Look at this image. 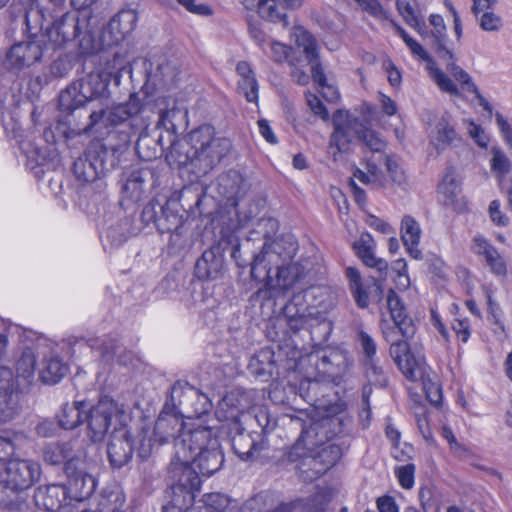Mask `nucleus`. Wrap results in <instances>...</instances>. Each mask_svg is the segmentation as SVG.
Masks as SVG:
<instances>
[{"label":"nucleus","instance_id":"1","mask_svg":"<svg viewBox=\"0 0 512 512\" xmlns=\"http://www.w3.org/2000/svg\"><path fill=\"white\" fill-rule=\"evenodd\" d=\"M154 433L162 434L161 442L174 440L175 455L170 467L173 478L178 481L166 490L169 499L161 512L189 511L201 488L203 476H211L224 464V453L214 430L208 426H192L176 415L167 417L164 411L159 415Z\"/></svg>","mask_w":512,"mask_h":512},{"label":"nucleus","instance_id":"2","mask_svg":"<svg viewBox=\"0 0 512 512\" xmlns=\"http://www.w3.org/2000/svg\"><path fill=\"white\" fill-rule=\"evenodd\" d=\"M263 226L269 227L271 233L266 231L263 234L262 249L253 256L250 264L251 281L261 286L250 296L249 302L253 306L273 309L278 297L286 296L302 284L306 270L300 262L293 261L297 250L294 242L283 237L273 238L279 229L278 221L273 218L261 219L258 227Z\"/></svg>","mask_w":512,"mask_h":512},{"label":"nucleus","instance_id":"3","mask_svg":"<svg viewBox=\"0 0 512 512\" xmlns=\"http://www.w3.org/2000/svg\"><path fill=\"white\" fill-rule=\"evenodd\" d=\"M325 296V289L319 286L294 293L280 313L267 324L266 336L276 345L278 357L285 362L287 370L300 369L306 360L312 362L314 356L309 353L301 331L326 313L328 304Z\"/></svg>","mask_w":512,"mask_h":512},{"label":"nucleus","instance_id":"4","mask_svg":"<svg viewBox=\"0 0 512 512\" xmlns=\"http://www.w3.org/2000/svg\"><path fill=\"white\" fill-rule=\"evenodd\" d=\"M428 21L432 28H427V33L420 36L423 39H431V46L442 60L447 61L446 70L451 74L458 85L436 65L432 56L418 41L412 38L402 26L393 20L392 25L397 35L408 47L411 55L417 60L426 63V70L429 77L441 92L447 93L451 97H461L463 99L466 98L465 94H473L478 101V105L481 106L483 110L487 112L488 117L491 118L493 115V106L480 93L471 75L457 64V58L453 50L448 47L447 28L443 16L440 14H431Z\"/></svg>","mask_w":512,"mask_h":512},{"label":"nucleus","instance_id":"5","mask_svg":"<svg viewBox=\"0 0 512 512\" xmlns=\"http://www.w3.org/2000/svg\"><path fill=\"white\" fill-rule=\"evenodd\" d=\"M176 109H163L159 113L157 127L163 128L173 138L170 140V149L167 153V161L170 165L184 168L197 178L205 176L213 171L232 150L230 139L218 136L216 128L209 123H204L192 129L186 136L189 149L181 152L175 143L177 128L172 118Z\"/></svg>","mask_w":512,"mask_h":512},{"label":"nucleus","instance_id":"6","mask_svg":"<svg viewBox=\"0 0 512 512\" xmlns=\"http://www.w3.org/2000/svg\"><path fill=\"white\" fill-rule=\"evenodd\" d=\"M215 242L205 250L195 264V276L200 280L217 279L224 269V255L230 253L238 267L246 263L240 255L239 225L227 215L215 216L210 221Z\"/></svg>","mask_w":512,"mask_h":512},{"label":"nucleus","instance_id":"7","mask_svg":"<svg viewBox=\"0 0 512 512\" xmlns=\"http://www.w3.org/2000/svg\"><path fill=\"white\" fill-rule=\"evenodd\" d=\"M64 15L55 19L45 29L43 37L44 46L41 47L34 41H26L14 44L6 54L5 65L10 70H20L36 63L42 55L54 58L51 64V73L62 77L64 68L62 57L64 56Z\"/></svg>","mask_w":512,"mask_h":512},{"label":"nucleus","instance_id":"8","mask_svg":"<svg viewBox=\"0 0 512 512\" xmlns=\"http://www.w3.org/2000/svg\"><path fill=\"white\" fill-rule=\"evenodd\" d=\"M386 307L392 321L399 326L400 334L404 338L396 340L390 345V355L404 377L415 382L418 380L421 360L411 351L408 340L414 337L417 330L416 325L409 316L402 298L392 288L386 294Z\"/></svg>","mask_w":512,"mask_h":512},{"label":"nucleus","instance_id":"9","mask_svg":"<svg viewBox=\"0 0 512 512\" xmlns=\"http://www.w3.org/2000/svg\"><path fill=\"white\" fill-rule=\"evenodd\" d=\"M316 374L314 378H306L300 383V391L307 388L301 397L312 405L318 401V390L321 383L342 384L349 375L354 361L349 351L341 348H330L314 362Z\"/></svg>","mask_w":512,"mask_h":512},{"label":"nucleus","instance_id":"10","mask_svg":"<svg viewBox=\"0 0 512 512\" xmlns=\"http://www.w3.org/2000/svg\"><path fill=\"white\" fill-rule=\"evenodd\" d=\"M98 0H70L73 11L66 12V24L73 22L71 39L66 37V44L75 46L77 54L82 57L96 54L103 47L99 38V19L93 14L92 5Z\"/></svg>","mask_w":512,"mask_h":512},{"label":"nucleus","instance_id":"11","mask_svg":"<svg viewBox=\"0 0 512 512\" xmlns=\"http://www.w3.org/2000/svg\"><path fill=\"white\" fill-rule=\"evenodd\" d=\"M349 127L368 150L364 155V165L367 172L356 167L353 171L354 177L364 185L371 184L375 187L385 188L387 182L386 175L381 171L380 167L385 158L386 141L371 126L362 123L359 118L350 119Z\"/></svg>","mask_w":512,"mask_h":512},{"label":"nucleus","instance_id":"12","mask_svg":"<svg viewBox=\"0 0 512 512\" xmlns=\"http://www.w3.org/2000/svg\"><path fill=\"white\" fill-rule=\"evenodd\" d=\"M117 413L116 401L108 397L101 398L96 405L91 407L85 401H78L69 412H66V430L87 423L91 440L93 442L101 441Z\"/></svg>","mask_w":512,"mask_h":512},{"label":"nucleus","instance_id":"13","mask_svg":"<svg viewBox=\"0 0 512 512\" xmlns=\"http://www.w3.org/2000/svg\"><path fill=\"white\" fill-rule=\"evenodd\" d=\"M143 107L144 104L138 94L131 93L129 99L124 103L113 105L111 108L91 112L89 115L90 122L86 126L85 130H92L101 123L106 128H109V126L114 128L126 121H130V132L128 133L116 131L114 129L108 131L109 136L114 133H121L123 135L122 141L124 143H130L133 136L142 134V132L136 128L134 121L136 120V116L142 111Z\"/></svg>","mask_w":512,"mask_h":512},{"label":"nucleus","instance_id":"14","mask_svg":"<svg viewBox=\"0 0 512 512\" xmlns=\"http://www.w3.org/2000/svg\"><path fill=\"white\" fill-rule=\"evenodd\" d=\"M158 203L151 200L142 211V218L146 222H153L160 234H176L181 235V229L186 221L183 214L177 209L178 203L172 199H167L160 206V214L158 215L156 207Z\"/></svg>","mask_w":512,"mask_h":512},{"label":"nucleus","instance_id":"15","mask_svg":"<svg viewBox=\"0 0 512 512\" xmlns=\"http://www.w3.org/2000/svg\"><path fill=\"white\" fill-rule=\"evenodd\" d=\"M345 276L348 280L349 290L358 308L366 309L370 305V295H375L378 300L383 295V287L376 278L363 280L360 271L353 266L345 270Z\"/></svg>","mask_w":512,"mask_h":512},{"label":"nucleus","instance_id":"16","mask_svg":"<svg viewBox=\"0 0 512 512\" xmlns=\"http://www.w3.org/2000/svg\"><path fill=\"white\" fill-rule=\"evenodd\" d=\"M96 486L91 474L78 469L74 459H66V499L82 502L94 493Z\"/></svg>","mask_w":512,"mask_h":512},{"label":"nucleus","instance_id":"17","mask_svg":"<svg viewBox=\"0 0 512 512\" xmlns=\"http://www.w3.org/2000/svg\"><path fill=\"white\" fill-rule=\"evenodd\" d=\"M292 35L296 45L303 48L306 58L311 64V75L316 88L325 86L328 81L319 61V47L315 37L302 26H295Z\"/></svg>","mask_w":512,"mask_h":512},{"label":"nucleus","instance_id":"18","mask_svg":"<svg viewBox=\"0 0 512 512\" xmlns=\"http://www.w3.org/2000/svg\"><path fill=\"white\" fill-rule=\"evenodd\" d=\"M107 149L104 145L96 148H88L84 152V156L78 157L73 163V173L76 178L83 182H93L100 178L104 172L105 156Z\"/></svg>","mask_w":512,"mask_h":512},{"label":"nucleus","instance_id":"19","mask_svg":"<svg viewBox=\"0 0 512 512\" xmlns=\"http://www.w3.org/2000/svg\"><path fill=\"white\" fill-rule=\"evenodd\" d=\"M138 13L134 9H122L114 15L102 32V41L117 46L136 28Z\"/></svg>","mask_w":512,"mask_h":512},{"label":"nucleus","instance_id":"20","mask_svg":"<svg viewBox=\"0 0 512 512\" xmlns=\"http://www.w3.org/2000/svg\"><path fill=\"white\" fill-rule=\"evenodd\" d=\"M41 470L37 462L31 460H9L4 480L18 491L30 488L40 478Z\"/></svg>","mask_w":512,"mask_h":512},{"label":"nucleus","instance_id":"21","mask_svg":"<svg viewBox=\"0 0 512 512\" xmlns=\"http://www.w3.org/2000/svg\"><path fill=\"white\" fill-rule=\"evenodd\" d=\"M438 193L442 196V202L457 214H465L469 211L468 200L461 196V183L455 175V168L449 166L438 185Z\"/></svg>","mask_w":512,"mask_h":512},{"label":"nucleus","instance_id":"22","mask_svg":"<svg viewBox=\"0 0 512 512\" xmlns=\"http://www.w3.org/2000/svg\"><path fill=\"white\" fill-rule=\"evenodd\" d=\"M471 251L485 261L490 272L498 278H505L508 274V264L505 257L483 236L473 238Z\"/></svg>","mask_w":512,"mask_h":512},{"label":"nucleus","instance_id":"23","mask_svg":"<svg viewBox=\"0 0 512 512\" xmlns=\"http://www.w3.org/2000/svg\"><path fill=\"white\" fill-rule=\"evenodd\" d=\"M342 458V449L338 444L325 443L315 454L311 455L310 473L305 475L304 481H313L323 476L333 468Z\"/></svg>","mask_w":512,"mask_h":512},{"label":"nucleus","instance_id":"24","mask_svg":"<svg viewBox=\"0 0 512 512\" xmlns=\"http://www.w3.org/2000/svg\"><path fill=\"white\" fill-rule=\"evenodd\" d=\"M308 433L305 423L301 424V433L297 440L288 447L280 458L284 464H296V473L304 480L305 475L310 473V459L312 450L305 444V437Z\"/></svg>","mask_w":512,"mask_h":512},{"label":"nucleus","instance_id":"25","mask_svg":"<svg viewBox=\"0 0 512 512\" xmlns=\"http://www.w3.org/2000/svg\"><path fill=\"white\" fill-rule=\"evenodd\" d=\"M135 450V439L130 431L121 436L113 435L107 448L108 459L113 468H121L132 459Z\"/></svg>","mask_w":512,"mask_h":512},{"label":"nucleus","instance_id":"26","mask_svg":"<svg viewBox=\"0 0 512 512\" xmlns=\"http://www.w3.org/2000/svg\"><path fill=\"white\" fill-rule=\"evenodd\" d=\"M20 410V394L14 386L12 377L7 378L0 384V424L15 419Z\"/></svg>","mask_w":512,"mask_h":512},{"label":"nucleus","instance_id":"27","mask_svg":"<svg viewBox=\"0 0 512 512\" xmlns=\"http://www.w3.org/2000/svg\"><path fill=\"white\" fill-rule=\"evenodd\" d=\"M327 499L323 492L317 491L307 498H296L288 502L279 503L268 512H295L301 508L303 512H325Z\"/></svg>","mask_w":512,"mask_h":512},{"label":"nucleus","instance_id":"28","mask_svg":"<svg viewBox=\"0 0 512 512\" xmlns=\"http://www.w3.org/2000/svg\"><path fill=\"white\" fill-rule=\"evenodd\" d=\"M243 184V177L236 170H228L217 177V192L219 196L230 205L238 204Z\"/></svg>","mask_w":512,"mask_h":512},{"label":"nucleus","instance_id":"29","mask_svg":"<svg viewBox=\"0 0 512 512\" xmlns=\"http://www.w3.org/2000/svg\"><path fill=\"white\" fill-rule=\"evenodd\" d=\"M401 239L406 248L407 253L413 259L422 258V252L418 248L421 238V228L414 217L405 215L401 221Z\"/></svg>","mask_w":512,"mask_h":512},{"label":"nucleus","instance_id":"30","mask_svg":"<svg viewBox=\"0 0 512 512\" xmlns=\"http://www.w3.org/2000/svg\"><path fill=\"white\" fill-rule=\"evenodd\" d=\"M236 72L240 79L238 89L243 93L247 102L258 103L259 85L253 68L248 61L242 60L236 64Z\"/></svg>","mask_w":512,"mask_h":512},{"label":"nucleus","instance_id":"31","mask_svg":"<svg viewBox=\"0 0 512 512\" xmlns=\"http://www.w3.org/2000/svg\"><path fill=\"white\" fill-rule=\"evenodd\" d=\"M494 4L495 0H472L471 11L484 31H498L502 26L501 17L492 11Z\"/></svg>","mask_w":512,"mask_h":512},{"label":"nucleus","instance_id":"32","mask_svg":"<svg viewBox=\"0 0 512 512\" xmlns=\"http://www.w3.org/2000/svg\"><path fill=\"white\" fill-rule=\"evenodd\" d=\"M396 7L408 26L415 29L419 35L427 33V25L416 0H396Z\"/></svg>","mask_w":512,"mask_h":512},{"label":"nucleus","instance_id":"33","mask_svg":"<svg viewBox=\"0 0 512 512\" xmlns=\"http://www.w3.org/2000/svg\"><path fill=\"white\" fill-rule=\"evenodd\" d=\"M143 170L132 171L124 181L121 192V204L126 202L139 203L143 200L146 190L144 189Z\"/></svg>","mask_w":512,"mask_h":512},{"label":"nucleus","instance_id":"34","mask_svg":"<svg viewBox=\"0 0 512 512\" xmlns=\"http://www.w3.org/2000/svg\"><path fill=\"white\" fill-rule=\"evenodd\" d=\"M37 503H41L46 511L59 512L63 507L64 486L51 484L39 487L35 495Z\"/></svg>","mask_w":512,"mask_h":512},{"label":"nucleus","instance_id":"35","mask_svg":"<svg viewBox=\"0 0 512 512\" xmlns=\"http://www.w3.org/2000/svg\"><path fill=\"white\" fill-rule=\"evenodd\" d=\"M349 114L342 109H338L333 114V132L330 137V146L342 151L349 144L348 128Z\"/></svg>","mask_w":512,"mask_h":512},{"label":"nucleus","instance_id":"36","mask_svg":"<svg viewBox=\"0 0 512 512\" xmlns=\"http://www.w3.org/2000/svg\"><path fill=\"white\" fill-rule=\"evenodd\" d=\"M234 453L243 461L252 460L262 450V445L250 433L239 432L231 440Z\"/></svg>","mask_w":512,"mask_h":512},{"label":"nucleus","instance_id":"37","mask_svg":"<svg viewBox=\"0 0 512 512\" xmlns=\"http://www.w3.org/2000/svg\"><path fill=\"white\" fill-rule=\"evenodd\" d=\"M355 254L364 265L370 268H375L381 274H386L388 271V262L385 259L377 258L374 254L372 244L367 240H358L353 243Z\"/></svg>","mask_w":512,"mask_h":512},{"label":"nucleus","instance_id":"38","mask_svg":"<svg viewBox=\"0 0 512 512\" xmlns=\"http://www.w3.org/2000/svg\"><path fill=\"white\" fill-rule=\"evenodd\" d=\"M19 492L7 482L0 481V509L10 512H26L28 505L20 497Z\"/></svg>","mask_w":512,"mask_h":512},{"label":"nucleus","instance_id":"39","mask_svg":"<svg viewBox=\"0 0 512 512\" xmlns=\"http://www.w3.org/2000/svg\"><path fill=\"white\" fill-rule=\"evenodd\" d=\"M258 15L269 22L281 23L284 27L289 25L288 16L278 0H261L256 9Z\"/></svg>","mask_w":512,"mask_h":512},{"label":"nucleus","instance_id":"40","mask_svg":"<svg viewBox=\"0 0 512 512\" xmlns=\"http://www.w3.org/2000/svg\"><path fill=\"white\" fill-rule=\"evenodd\" d=\"M490 170L498 180L502 182L512 170V163L506 153L499 147L491 148Z\"/></svg>","mask_w":512,"mask_h":512},{"label":"nucleus","instance_id":"41","mask_svg":"<svg viewBox=\"0 0 512 512\" xmlns=\"http://www.w3.org/2000/svg\"><path fill=\"white\" fill-rule=\"evenodd\" d=\"M422 389L426 400L437 410L443 408V389L439 381H434L429 375L421 373Z\"/></svg>","mask_w":512,"mask_h":512},{"label":"nucleus","instance_id":"42","mask_svg":"<svg viewBox=\"0 0 512 512\" xmlns=\"http://www.w3.org/2000/svg\"><path fill=\"white\" fill-rule=\"evenodd\" d=\"M458 139V134L455 128L449 123L448 119L442 117L436 124V137L435 147L437 150H442L451 145Z\"/></svg>","mask_w":512,"mask_h":512},{"label":"nucleus","instance_id":"43","mask_svg":"<svg viewBox=\"0 0 512 512\" xmlns=\"http://www.w3.org/2000/svg\"><path fill=\"white\" fill-rule=\"evenodd\" d=\"M203 507L199 512H228L231 500L222 493H207L202 499Z\"/></svg>","mask_w":512,"mask_h":512},{"label":"nucleus","instance_id":"44","mask_svg":"<svg viewBox=\"0 0 512 512\" xmlns=\"http://www.w3.org/2000/svg\"><path fill=\"white\" fill-rule=\"evenodd\" d=\"M278 499L276 492L264 490L251 497L245 505L251 512H263L266 508L277 503Z\"/></svg>","mask_w":512,"mask_h":512},{"label":"nucleus","instance_id":"45","mask_svg":"<svg viewBox=\"0 0 512 512\" xmlns=\"http://www.w3.org/2000/svg\"><path fill=\"white\" fill-rule=\"evenodd\" d=\"M450 328L454 333L458 346L468 343L473 333L472 324L468 317H455L450 322Z\"/></svg>","mask_w":512,"mask_h":512},{"label":"nucleus","instance_id":"46","mask_svg":"<svg viewBox=\"0 0 512 512\" xmlns=\"http://www.w3.org/2000/svg\"><path fill=\"white\" fill-rule=\"evenodd\" d=\"M481 292L486 300L488 317L492 319L495 325L500 326L503 330L504 324L501 321L502 310L499 303L494 298V290L491 286L483 284L481 285Z\"/></svg>","mask_w":512,"mask_h":512},{"label":"nucleus","instance_id":"47","mask_svg":"<svg viewBox=\"0 0 512 512\" xmlns=\"http://www.w3.org/2000/svg\"><path fill=\"white\" fill-rule=\"evenodd\" d=\"M125 494L121 491L103 493L100 497V512H124Z\"/></svg>","mask_w":512,"mask_h":512},{"label":"nucleus","instance_id":"48","mask_svg":"<svg viewBox=\"0 0 512 512\" xmlns=\"http://www.w3.org/2000/svg\"><path fill=\"white\" fill-rule=\"evenodd\" d=\"M40 377L44 383H58L63 377V364L61 359L58 357L49 359L45 367L40 371Z\"/></svg>","mask_w":512,"mask_h":512},{"label":"nucleus","instance_id":"49","mask_svg":"<svg viewBox=\"0 0 512 512\" xmlns=\"http://www.w3.org/2000/svg\"><path fill=\"white\" fill-rule=\"evenodd\" d=\"M207 187L195 183H191L188 185H184L182 189L178 192L177 201L184 200L186 198H191L194 196V204L189 206V209L195 208L196 210L201 211V203L204 197L206 196Z\"/></svg>","mask_w":512,"mask_h":512},{"label":"nucleus","instance_id":"50","mask_svg":"<svg viewBox=\"0 0 512 512\" xmlns=\"http://www.w3.org/2000/svg\"><path fill=\"white\" fill-rule=\"evenodd\" d=\"M43 137L46 143L50 146L49 153L55 154L54 157L59 156L57 144L64 141V128L60 119L57 120L54 126L46 128L43 132Z\"/></svg>","mask_w":512,"mask_h":512},{"label":"nucleus","instance_id":"51","mask_svg":"<svg viewBox=\"0 0 512 512\" xmlns=\"http://www.w3.org/2000/svg\"><path fill=\"white\" fill-rule=\"evenodd\" d=\"M362 366L367 378L381 386L387 385V378L377 356L371 359H363Z\"/></svg>","mask_w":512,"mask_h":512},{"label":"nucleus","instance_id":"52","mask_svg":"<svg viewBox=\"0 0 512 512\" xmlns=\"http://www.w3.org/2000/svg\"><path fill=\"white\" fill-rule=\"evenodd\" d=\"M270 48L274 62L279 64L287 62L290 66H295V51L291 46L273 41Z\"/></svg>","mask_w":512,"mask_h":512},{"label":"nucleus","instance_id":"53","mask_svg":"<svg viewBox=\"0 0 512 512\" xmlns=\"http://www.w3.org/2000/svg\"><path fill=\"white\" fill-rule=\"evenodd\" d=\"M392 271L394 273L392 280L395 287L400 291L408 289L411 283L406 261L403 258L395 260L392 265Z\"/></svg>","mask_w":512,"mask_h":512},{"label":"nucleus","instance_id":"54","mask_svg":"<svg viewBox=\"0 0 512 512\" xmlns=\"http://www.w3.org/2000/svg\"><path fill=\"white\" fill-rule=\"evenodd\" d=\"M416 466L413 463H408L402 466H397L394 469V475L401 488L410 490L415 484Z\"/></svg>","mask_w":512,"mask_h":512},{"label":"nucleus","instance_id":"55","mask_svg":"<svg viewBox=\"0 0 512 512\" xmlns=\"http://www.w3.org/2000/svg\"><path fill=\"white\" fill-rule=\"evenodd\" d=\"M386 167L388 178L386 177V184L390 181L392 184H402L405 181V173L399 163L396 161L394 155H388L385 153L383 163ZM387 185H385L386 187Z\"/></svg>","mask_w":512,"mask_h":512},{"label":"nucleus","instance_id":"56","mask_svg":"<svg viewBox=\"0 0 512 512\" xmlns=\"http://www.w3.org/2000/svg\"><path fill=\"white\" fill-rule=\"evenodd\" d=\"M36 365V356L31 348L24 349L17 362V372L23 378L29 379L33 376Z\"/></svg>","mask_w":512,"mask_h":512},{"label":"nucleus","instance_id":"57","mask_svg":"<svg viewBox=\"0 0 512 512\" xmlns=\"http://www.w3.org/2000/svg\"><path fill=\"white\" fill-rule=\"evenodd\" d=\"M187 390H193V386L190 385L189 382L184 381V380L176 381L170 389V393L167 397L168 399L165 404V408L169 404H171L174 407H176L177 405H181V403H182L181 398L184 396V394Z\"/></svg>","mask_w":512,"mask_h":512},{"label":"nucleus","instance_id":"58","mask_svg":"<svg viewBox=\"0 0 512 512\" xmlns=\"http://www.w3.org/2000/svg\"><path fill=\"white\" fill-rule=\"evenodd\" d=\"M63 425L60 418L46 419L36 426V432L42 437H54L63 429Z\"/></svg>","mask_w":512,"mask_h":512},{"label":"nucleus","instance_id":"59","mask_svg":"<svg viewBox=\"0 0 512 512\" xmlns=\"http://www.w3.org/2000/svg\"><path fill=\"white\" fill-rule=\"evenodd\" d=\"M44 461L50 465H61L64 462V447L60 443H50L44 448Z\"/></svg>","mask_w":512,"mask_h":512},{"label":"nucleus","instance_id":"60","mask_svg":"<svg viewBox=\"0 0 512 512\" xmlns=\"http://www.w3.org/2000/svg\"><path fill=\"white\" fill-rule=\"evenodd\" d=\"M187 12L203 17H210L214 14L213 8L205 3L197 4L195 0H176Z\"/></svg>","mask_w":512,"mask_h":512},{"label":"nucleus","instance_id":"61","mask_svg":"<svg viewBox=\"0 0 512 512\" xmlns=\"http://www.w3.org/2000/svg\"><path fill=\"white\" fill-rule=\"evenodd\" d=\"M357 339L363 350V359H371L377 356V344L366 331L360 329L357 332Z\"/></svg>","mask_w":512,"mask_h":512},{"label":"nucleus","instance_id":"62","mask_svg":"<svg viewBox=\"0 0 512 512\" xmlns=\"http://www.w3.org/2000/svg\"><path fill=\"white\" fill-rule=\"evenodd\" d=\"M419 502L424 512H439L440 506L432 489L422 487L419 490Z\"/></svg>","mask_w":512,"mask_h":512},{"label":"nucleus","instance_id":"63","mask_svg":"<svg viewBox=\"0 0 512 512\" xmlns=\"http://www.w3.org/2000/svg\"><path fill=\"white\" fill-rule=\"evenodd\" d=\"M153 442L152 438L147 436V431L144 429L138 433L137 441H135V450L137 451L138 456L145 460L147 459L152 452Z\"/></svg>","mask_w":512,"mask_h":512},{"label":"nucleus","instance_id":"64","mask_svg":"<svg viewBox=\"0 0 512 512\" xmlns=\"http://www.w3.org/2000/svg\"><path fill=\"white\" fill-rule=\"evenodd\" d=\"M107 65L108 67L111 66V68L113 69L108 73L109 76L114 79L116 84H119L120 78L122 77V74L127 67L126 57L116 52L113 55V59L111 61H108Z\"/></svg>","mask_w":512,"mask_h":512}]
</instances>
